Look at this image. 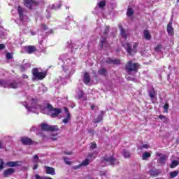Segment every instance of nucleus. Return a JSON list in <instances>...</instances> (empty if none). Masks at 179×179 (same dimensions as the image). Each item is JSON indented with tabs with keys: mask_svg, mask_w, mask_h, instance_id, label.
Listing matches in <instances>:
<instances>
[{
	"mask_svg": "<svg viewBox=\"0 0 179 179\" xmlns=\"http://www.w3.org/2000/svg\"><path fill=\"white\" fill-rule=\"evenodd\" d=\"M24 107H25L26 110L28 113H43V114H47L52 117V118H55V117H58L59 114H61V109L53 108L51 104H48L47 106H43L38 103L37 99L29 97L27 98V101L22 103Z\"/></svg>",
	"mask_w": 179,
	"mask_h": 179,
	"instance_id": "obj_1",
	"label": "nucleus"
},
{
	"mask_svg": "<svg viewBox=\"0 0 179 179\" xmlns=\"http://www.w3.org/2000/svg\"><path fill=\"white\" fill-rule=\"evenodd\" d=\"M59 59L64 64L62 66L64 72H66L68 75H73L75 67L76 66L75 59H70L68 58V55H62L59 57Z\"/></svg>",
	"mask_w": 179,
	"mask_h": 179,
	"instance_id": "obj_2",
	"label": "nucleus"
},
{
	"mask_svg": "<svg viewBox=\"0 0 179 179\" xmlns=\"http://www.w3.org/2000/svg\"><path fill=\"white\" fill-rule=\"evenodd\" d=\"M22 84L23 82L17 80H0V86H1L2 87H8V89H19V87H22Z\"/></svg>",
	"mask_w": 179,
	"mask_h": 179,
	"instance_id": "obj_3",
	"label": "nucleus"
},
{
	"mask_svg": "<svg viewBox=\"0 0 179 179\" xmlns=\"http://www.w3.org/2000/svg\"><path fill=\"white\" fill-rule=\"evenodd\" d=\"M41 68H35L32 70L34 80H43L47 76V71H42Z\"/></svg>",
	"mask_w": 179,
	"mask_h": 179,
	"instance_id": "obj_4",
	"label": "nucleus"
},
{
	"mask_svg": "<svg viewBox=\"0 0 179 179\" xmlns=\"http://www.w3.org/2000/svg\"><path fill=\"white\" fill-rule=\"evenodd\" d=\"M118 160L115 159L113 157H105L103 159L101 165L102 166H114V164H118Z\"/></svg>",
	"mask_w": 179,
	"mask_h": 179,
	"instance_id": "obj_5",
	"label": "nucleus"
},
{
	"mask_svg": "<svg viewBox=\"0 0 179 179\" xmlns=\"http://www.w3.org/2000/svg\"><path fill=\"white\" fill-rule=\"evenodd\" d=\"M110 31V27H106L105 28V31L103 33V36H101V44H100V47L101 48H104V47H108V43H107V38H106V36H107V34L108 33V31Z\"/></svg>",
	"mask_w": 179,
	"mask_h": 179,
	"instance_id": "obj_6",
	"label": "nucleus"
},
{
	"mask_svg": "<svg viewBox=\"0 0 179 179\" xmlns=\"http://www.w3.org/2000/svg\"><path fill=\"white\" fill-rule=\"evenodd\" d=\"M136 47H138L137 43H127L126 50L128 54H129V55H132V54H135V52H136Z\"/></svg>",
	"mask_w": 179,
	"mask_h": 179,
	"instance_id": "obj_7",
	"label": "nucleus"
},
{
	"mask_svg": "<svg viewBox=\"0 0 179 179\" xmlns=\"http://www.w3.org/2000/svg\"><path fill=\"white\" fill-rule=\"evenodd\" d=\"M126 69L128 72H137L138 69H139V64L132 63V62L130 61L127 64Z\"/></svg>",
	"mask_w": 179,
	"mask_h": 179,
	"instance_id": "obj_8",
	"label": "nucleus"
},
{
	"mask_svg": "<svg viewBox=\"0 0 179 179\" xmlns=\"http://www.w3.org/2000/svg\"><path fill=\"white\" fill-rule=\"evenodd\" d=\"M41 129L42 131H50V132H52L54 131H58V126L57 125H52L50 126L47 124L46 123L42 124L41 125Z\"/></svg>",
	"mask_w": 179,
	"mask_h": 179,
	"instance_id": "obj_9",
	"label": "nucleus"
},
{
	"mask_svg": "<svg viewBox=\"0 0 179 179\" xmlns=\"http://www.w3.org/2000/svg\"><path fill=\"white\" fill-rule=\"evenodd\" d=\"M24 6L29 9H34L37 5V1L33 0H24Z\"/></svg>",
	"mask_w": 179,
	"mask_h": 179,
	"instance_id": "obj_10",
	"label": "nucleus"
},
{
	"mask_svg": "<svg viewBox=\"0 0 179 179\" xmlns=\"http://www.w3.org/2000/svg\"><path fill=\"white\" fill-rule=\"evenodd\" d=\"M17 12L19 13L20 19L21 22H27V16L24 15L23 13L24 12V9H23L20 6L17 8Z\"/></svg>",
	"mask_w": 179,
	"mask_h": 179,
	"instance_id": "obj_11",
	"label": "nucleus"
},
{
	"mask_svg": "<svg viewBox=\"0 0 179 179\" xmlns=\"http://www.w3.org/2000/svg\"><path fill=\"white\" fill-rule=\"evenodd\" d=\"M61 6H62V1H59L58 3L49 6L47 12L52 10H57V9H61Z\"/></svg>",
	"mask_w": 179,
	"mask_h": 179,
	"instance_id": "obj_12",
	"label": "nucleus"
},
{
	"mask_svg": "<svg viewBox=\"0 0 179 179\" xmlns=\"http://www.w3.org/2000/svg\"><path fill=\"white\" fill-rule=\"evenodd\" d=\"M148 94L150 98L151 99V101H152V103H155V99H156V96H157L156 91H155V88H151L150 90H148Z\"/></svg>",
	"mask_w": 179,
	"mask_h": 179,
	"instance_id": "obj_13",
	"label": "nucleus"
},
{
	"mask_svg": "<svg viewBox=\"0 0 179 179\" xmlns=\"http://www.w3.org/2000/svg\"><path fill=\"white\" fill-rule=\"evenodd\" d=\"M5 166H7V167H19L20 166H22V162H8L5 164Z\"/></svg>",
	"mask_w": 179,
	"mask_h": 179,
	"instance_id": "obj_14",
	"label": "nucleus"
},
{
	"mask_svg": "<svg viewBox=\"0 0 179 179\" xmlns=\"http://www.w3.org/2000/svg\"><path fill=\"white\" fill-rule=\"evenodd\" d=\"M41 29L42 31H45V33H46V34H52V29H50L45 24H41Z\"/></svg>",
	"mask_w": 179,
	"mask_h": 179,
	"instance_id": "obj_15",
	"label": "nucleus"
},
{
	"mask_svg": "<svg viewBox=\"0 0 179 179\" xmlns=\"http://www.w3.org/2000/svg\"><path fill=\"white\" fill-rule=\"evenodd\" d=\"M64 111L66 114V117L63 119L62 122L64 124H68L69 122V120H71V114L69 113V110H68V108L64 107Z\"/></svg>",
	"mask_w": 179,
	"mask_h": 179,
	"instance_id": "obj_16",
	"label": "nucleus"
},
{
	"mask_svg": "<svg viewBox=\"0 0 179 179\" xmlns=\"http://www.w3.org/2000/svg\"><path fill=\"white\" fill-rule=\"evenodd\" d=\"M21 142L22 145H31L33 143V141H31V139L27 137H22Z\"/></svg>",
	"mask_w": 179,
	"mask_h": 179,
	"instance_id": "obj_17",
	"label": "nucleus"
},
{
	"mask_svg": "<svg viewBox=\"0 0 179 179\" xmlns=\"http://www.w3.org/2000/svg\"><path fill=\"white\" fill-rule=\"evenodd\" d=\"M89 166V159H86L85 161H83L81 164H80L78 166H74L73 169L74 170H78V169H80L82 166Z\"/></svg>",
	"mask_w": 179,
	"mask_h": 179,
	"instance_id": "obj_18",
	"label": "nucleus"
},
{
	"mask_svg": "<svg viewBox=\"0 0 179 179\" xmlns=\"http://www.w3.org/2000/svg\"><path fill=\"white\" fill-rule=\"evenodd\" d=\"M45 170L46 174H50L51 176H55V169L54 168L45 166Z\"/></svg>",
	"mask_w": 179,
	"mask_h": 179,
	"instance_id": "obj_19",
	"label": "nucleus"
},
{
	"mask_svg": "<svg viewBox=\"0 0 179 179\" xmlns=\"http://www.w3.org/2000/svg\"><path fill=\"white\" fill-rule=\"evenodd\" d=\"M25 50L28 54H33V52H36L37 49L36 48V46L29 45L25 48Z\"/></svg>",
	"mask_w": 179,
	"mask_h": 179,
	"instance_id": "obj_20",
	"label": "nucleus"
},
{
	"mask_svg": "<svg viewBox=\"0 0 179 179\" xmlns=\"http://www.w3.org/2000/svg\"><path fill=\"white\" fill-rule=\"evenodd\" d=\"M15 173V169L10 168L3 171L4 177H9V176Z\"/></svg>",
	"mask_w": 179,
	"mask_h": 179,
	"instance_id": "obj_21",
	"label": "nucleus"
},
{
	"mask_svg": "<svg viewBox=\"0 0 179 179\" xmlns=\"http://www.w3.org/2000/svg\"><path fill=\"white\" fill-rule=\"evenodd\" d=\"M83 82L85 85H89L90 83V76L87 73H85Z\"/></svg>",
	"mask_w": 179,
	"mask_h": 179,
	"instance_id": "obj_22",
	"label": "nucleus"
},
{
	"mask_svg": "<svg viewBox=\"0 0 179 179\" xmlns=\"http://www.w3.org/2000/svg\"><path fill=\"white\" fill-rule=\"evenodd\" d=\"M120 34L122 37V38H124V40H127L128 37V33L127 32L126 30H124L122 27H120Z\"/></svg>",
	"mask_w": 179,
	"mask_h": 179,
	"instance_id": "obj_23",
	"label": "nucleus"
},
{
	"mask_svg": "<svg viewBox=\"0 0 179 179\" xmlns=\"http://www.w3.org/2000/svg\"><path fill=\"white\" fill-rule=\"evenodd\" d=\"M172 23L169 22L167 25V33L170 35V36H173L174 31H173V27H171Z\"/></svg>",
	"mask_w": 179,
	"mask_h": 179,
	"instance_id": "obj_24",
	"label": "nucleus"
},
{
	"mask_svg": "<svg viewBox=\"0 0 179 179\" xmlns=\"http://www.w3.org/2000/svg\"><path fill=\"white\" fill-rule=\"evenodd\" d=\"M106 62H108V64H115L116 65H118V64L121 63V61H120L119 59H107Z\"/></svg>",
	"mask_w": 179,
	"mask_h": 179,
	"instance_id": "obj_25",
	"label": "nucleus"
},
{
	"mask_svg": "<svg viewBox=\"0 0 179 179\" xmlns=\"http://www.w3.org/2000/svg\"><path fill=\"white\" fill-rule=\"evenodd\" d=\"M159 173H160V170H159V169H155V170L150 171V176H152L153 177H157V176Z\"/></svg>",
	"mask_w": 179,
	"mask_h": 179,
	"instance_id": "obj_26",
	"label": "nucleus"
},
{
	"mask_svg": "<svg viewBox=\"0 0 179 179\" xmlns=\"http://www.w3.org/2000/svg\"><path fill=\"white\" fill-rule=\"evenodd\" d=\"M166 161H167V156H166V155H162L160 157V158L159 159V162L161 164H164Z\"/></svg>",
	"mask_w": 179,
	"mask_h": 179,
	"instance_id": "obj_27",
	"label": "nucleus"
},
{
	"mask_svg": "<svg viewBox=\"0 0 179 179\" xmlns=\"http://www.w3.org/2000/svg\"><path fill=\"white\" fill-rule=\"evenodd\" d=\"M144 38L145 40H150V38H152V35H150V32H149V31H144Z\"/></svg>",
	"mask_w": 179,
	"mask_h": 179,
	"instance_id": "obj_28",
	"label": "nucleus"
},
{
	"mask_svg": "<svg viewBox=\"0 0 179 179\" xmlns=\"http://www.w3.org/2000/svg\"><path fill=\"white\" fill-rule=\"evenodd\" d=\"M179 164V162L177 161V160H173L172 161L171 165H170V167L171 169H175V167H177V166H178Z\"/></svg>",
	"mask_w": 179,
	"mask_h": 179,
	"instance_id": "obj_29",
	"label": "nucleus"
},
{
	"mask_svg": "<svg viewBox=\"0 0 179 179\" xmlns=\"http://www.w3.org/2000/svg\"><path fill=\"white\" fill-rule=\"evenodd\" d=\"M29 68H30V64L27 63V64H23V65L21 66V71H22V72H24V71H25L26 69H29Z\"/></svg>",
	"mask_w": 179,
	"mask_h": 179,
	"instance_id": "obj_30",
	"label": "nucleus"
},
{
	"mask_svg": "<svg viewBox=\"0 0 179 179\" xmlns=\"http://www.w3.org/2000/svg\"><path fill=\"white\" fill-rule=\"evenodd\" d=\"M159 118H160L162 121V122H164V124H167L169 119L167 118V117L163 115H160L159 116Z\"/></svg>",
	"mask_w": 179,
	"mask_h": 179,
	"instance_id": "obj_31",
	"label": "nucleus"
},
{
	"mask_svg": "<svg viewBox=\"0 0 179 179\" xmlns=\"http://www.w3.org/2000/svg\"><path fill=\"white\" fill-rule=\"evenodd\" d=\"M123 156L125 159H128V157H131V153H129V151L127 150H123Z\"/></svg>",
	"mask_w": 179,
	"mask_h": 179,
	"instance_id": "obj_32",
	"label": "nucleus"
},
{
	"mask_svg": "<svg viewBox=\"0 0 179 179\" xmlns=\"http://www.w3.org/2000/svg\"><path fill=\"white\" fill-rule=\"evenodd\" d=\"M102 120H103V115H99V116L97 117L96 119H94V120H93V122H94V124H97V123L101 122Z\"/></svg>",
	"mask_w": 179,
	"mask_h": 179,
	"instance_id": "obj_33",
	"label": "nucleus"
},
{
	"mask_svg": "<svg viewBox=\"0 0 179 179\" xmlns=\"http://www.w3.org/2000/svg\"><path fill=\"white\" fill-rule=\"evenodd\" d=\"M149 157H150V153H149L148 152H145L143 154V156H142L143 160H146V159H149Z\"/></svg>",
	"mask_w": 179,
	"mask_h": 179,
	"instance_id": "obj_34",
	"label": "nucleus"
},
{
	"mask_svg": "<svg viewBox=\"0 0 179 179\" xmlns=\"http://www.w3.org/2000/svg\"><path fill=\"white\" fill-rule=\"evenodd\" d=\"M178 176V171H174L170 173V177L171 178H175V177H177Z\"/></svg>",
	"mask_w": 179,
	"mask_h": 179,
	"instance_id": "obj_35",
	"label": "nucleus"
},
{
	"mask_svg": "<svg viewBox=\"0 0 179 179\" xmlns=\"http://www.w3.org/2000/svg\"><path fill=\"white\" fill-rule=\"evenodd\" d=\"M99 8H101V9H103V8H104V6H106V1H99L98 3H97Z\"/></svg>",
	"mask_w": 179,
	"mask_h": 179,
	"instance_id": "obj_36",
	"label": "nucleus"
},
{
	"mask_svg": "<svg viewBox=\"0 0 179 179\" xmlns=\"http://www.w3.org/2000/svg\"><path fill=\"white\" fill-rule=\"evenodd\" d=\"M150 145L149 144H144L141 146L138 147V149L142 150V149H150Z\"/></svg>",
	"mask_w": 179,
	"mask_h": 179,
	"instance_id": "obj_37",
	"label": "nucleus"
},
{
	"mask_svg": "<svg viewBox=\"0 0 179 179\" xmlns=\"http://www.w3.org/2000/svg\"><path fill=\"white\" fill-rule=\"evenodd\" d=\"M107 71L105 69H101L99 70L98 73L99 75H106Z\"/></svg>",
	"mask_w": 179,
	"mask_h": 179,
	"instance_id": "obj_38",
	"label": "nucleus"
},
{
	"mask_svg": "<svg viewBox=\"0 0 179 179\" xmlns=\"http://www.w3.org/2000/svg\"><path fill=\"white\" fill-rule=\"evenodd\" d=\"M82 97H83V92H82V90H80L78 92L77 99H78V100H80L82 99Z\"/></svg>",
	"mask_w": 179,
	"mask_h": 179,
	"instance_id": "obj_39",
	"label": "nucleus"
},
{
	"mask_svg": "<svg viewBox=\"0 0 179 179\" xmlns=\"http://www.w3.org/2000/svg\"><path fill=\"white\" fill-rule=\"evenodd\" d=\"M134 15V10L132 8H129L127 10V16H132Z\"/></svg>",
	"mask_w": 179,
	"mask_h": 179,
	"instance_id": "obj_40",
	"label": "nucleus"
},
{
	"mask_svg": "<svg viewBox=\"0 0 179 179\" xmlns=\"http://www.w3.org/2000/svg\"><path fill=\"white\" fill-rule=\"evenodd\" d=\"M38 89H39V91L40 92L42 91L43 93H45V92L47 91V87H44V85H41Z\"/></svg>",
	"mask_w": 179,
	"mask_h": 179,
	"instance_id": "obj_41",
	"label": "nucleus"
},
{
	"mask_svg": "<svg viewBox=\"0 0 179 179\" xmlns=\"http://www.w3.org/2000/svg\"><path fill=\"white\" fill-rule=\"evenodd\" d=\"M162 48H163L162 45L159 44L156 46L155 51H157V52H160V51H162Z\"/></svg>",
	"mask_w": 179,
	"mask_h": 179,
	"instance_id": "obj_42",
	"label": "nucleus"
},
{
	"mask_svg": "<svg viewBox=\"0 0 179 179\" xmlns=\"http://www.w3.org/2000/svg\"><path fill=\"white\" fill-rule=\"evenodd\" d=\"M69 47H70V48H72V50H71V51H72V52H73V50H78V46H76V44H71V45H69Z\"/></svg>",
	"mask_w": 179,
	"mask_h": 179,
	"instance_id": "obj_43",
	"label": "nucleus"
},
{
	"mask_svg": "<svg viewBox=\"0 0 179 179\" xmlns=\"http://www.w3.org/2000/svg\"><path fill=\"white\" fill-rule=\"evenodd\" d=\"M5 165V163L3 162V159H0V170H3V166Z\"/></svg>",
	"mask_w": 179,
	"mask_h": 179,
	"instance_id": "obj_44",
	"label": "nucleus"
},
{
	"mask_svg": "<svg viewBox=\"0 0 179 179\" xmlns=\"http://www.w3.org/2000/svg\"><path fill=\"white\" fill-rule=\"evenodd\" d=\"M13 57V55H12V53L8 52L6 54V58L8 59H12Z\"/></svg>",
	"mask_w": 179,
	"mask_h": 179,
	"instance_id": "obj_45",
	"label": "nucleus"
},
{
	"mask_svg": "<svg viewBox=\"0 0 179 179\" xmlns=\"http://www.w3.org/2000/svg\"><path fill=\"white\" fill-rule=\"evenodd\" d=\"M164 113H167L169 110V103H165L164 106Z\"/></svg>",
	"mask_w": 179,
	"mask_h": 179,
	"instance_id": "obj_46",
	"label": "nucleus"
},
{
	"mask_svg": "<svg viewBox=\"0 0 179 179\" xmlns=\"http://www.w3.org/2000/svg\"><path fill=\"white\" fill-rule=\"evenodd\" d=\"M33 162H34V163H37V162H38V155L34 156Z\"/></svg>",
	"mask_w": 179,
	"mask_h": 179,
	"instance_id": "obj_47",
	"label": "nucleus"
},
{
	"mask_svg": "<svg viewBox=\"0 0 179 179\" xmlns=\"http://www.w3.org/2000/svg\"><path fill=\"white\" fill-rule=\"evenodd\" d=\"M64 159L66 164H71V161L69 160V159L64 157Z\"/></svg>",
	"mask_w": 179,
	"mask_h": 179,
	"instance_id": "obj_48",
	"label": "nucleus"
},
{
	"mask_svg": "<svg viewBox=\"0 0 179 179\" xmlns=\"http://www.w3.org/2000/svg\"><path fill=\"white\" fill-rule=\"evenodd\" d=\"M0 37H3V28L0 27Z\"/></svg>",
	"mask_w": 179,
	"mask_h": 179,
	"instance_id": "obj_49",
	"label": "nucleus"
},
{
	"mask_svg": "<svg viewBox=\"0 0 179 179\" xmlns=\"http://www.w3.org/2000/svg\"><path fill=\"white\" fill-rule=\"evenodd\" d=\"M62 29H65L66 30H71V27H66V25H64Z\"/></svg>",
	"mask_w": 179,
	"mask_h": 179,
	"instance_id": "obj_50",
	"label": "nucleus"
},
{
	"mask_svg": "<svg viewBox=\"0 0 179 179\" xmlns=\"http://www.w3.org/2000/svg\"><path fill=\"white\" fill-rule=\"evenodd\" d=\"M35 178L36 179H45V177H41V176H38V175H35Z\"/></svg>",
	"mask_w": 179,
	"mask_h": 179,
	"instance_id": "obj_51",
	"label": "nucleus"
},
{
	"mask_svg": "<svg viewBox=\"0 0 179 179\" xmlns=\"http://www.w3.org/2000/svg\"><path fill=\"white\" fill-rule=\"evenodd\" d=\"M96 143H92V145H91V146H90V148L91 149H96Z\"/></svg>",
	"mask_w": 179,
	"mask_h": 179,
	"instance_id": "obj_52",
	"label": "nucleus"
},
{
	"mask_svg": "<svg viewBox=\"0 0 179 179\" xmlns=\"http://www.w3.org/2000/svg\"><path fill=\"white\" fill-rule=\"evenodd\" d=\"M4 48H5V45L0 44V51H1V50H4Z\"/></svg>",
	"mask_w": 179,
	"mask_h": 179,
	"instance_id": "obj_53",
	"label": "nucleus"
},
{
	"mask_svg": "<svg viewBox=\"0 0 179 179\" xmlns=\"http://www.w3.org/2000/svg\"><path fill=\"white\" fill-rule=\"evenodd\" d=\"M67 24H76V22L74 21H70L69 22H67Z\"/></svg>",
	"mask_w": 179,
	"mask_h": 179,
	"instance_id": "obj_54",
	"label": "nucleus"
},
{
	"mask_svg": "<svg viewBox=\"0 0 179 179\" xmlns=\"http://www.w3.org/2000/svg\"><path fill=\"white\" fill-rule=\"evenodd\" d=\"M3 148V142L0 141V149H2Z\"/></svg>",
	"mask_w": 179,
	"mask_h": 179,
	"instance_id": "obj_55",
	"label": "nucleus"
},
{
	"mask_svg": "<svg viewBox=\"0 0 179 179\" xmlns=\"http://www.w3.org/2000/svg\"><path fill=\"white\" fill-rule=\"evenodd\" d=\"M89 157H96V154H94V155H89Z\"/></svg>",
	"mask_w": 179,
	"mask_h": 179,
	"instance_id": "obj_56",
	"label": "nucleus"
},
{
	"mask_svg": "<svg viewBox=\"0 0 179 179\" xmlns=\"http://www.w3.org/2000/svg\"><path fill=\"white\" fill-rule=\"evenodd\" d=\"M37 167H38L37 164L34 165L33 170H37Z\"/></svg>",
	"mask_w": 179,
	"mask_h": 179,
	"instance_id": "obj_57",
	"label": "nucleus"
},
{
	"mask_svg": "<svg viewBox=\"0 0 179 179\" xmlns=\"http://www.w3.org/2000/svg\"><path fill=\"white\" fill-rule=\"evenodd\" d=\"M22 78H23V79H27L28 76L24 74L22 76Z\"/></svg>",
	"mask_w": 179,
	"mask_h": 179,
	"instance_id": "obj_58",
	"label": "nucleus"
},
{
	"mask_svg": "<svg viewBox=\"0 0 179 179\" xmlns=\"http://www.w3.org/2000/svg\"><path fill=\"white\" fill-rule=\"evenodd\" d=\"M31 36H36V32L31 31Z\"/></svg>",
	"mask_w": 179,
	"mask_h": 179,
	"instance_id": "obj_59",
	"label": "nucleus"
},
{
	"mask_svg": "<svg viewBox=\"0 0 179 179\" xmlns=\"http://www.w3.org/2000/svg\"><path fill=\"white\" fill-rule=\"evenodd\" d=\"M91 110H94V105L91 106Z\"/></svg>",
	"mask_w": 179,
	"mask_h": 179,
	"instance_id": "obj_60",
	"label": "nucleus"
},
{
	"mask_svg": "<svg viewBox=\"0 0 179 179\" xmlns=\"http://www.w3.org/2000/svg\"><path fill=\"white\" fill-rule=\"evenodd\" d=\"M39 44H41V45H43V41L39 40Z\"/></svg>",
	"mask_w": 179,
	"mask_h": 179,
	"instance_id": "obj_61",
	"label": "nucleus"
},
{
	"mask_svg": "<svg viewBox=\"0 0 179 179\" xmlns=\"http://www.w3.org/2000/svg\"><path fill=\"white\" fill-rule=\"evenodd\" d=\"M67 155H71V152H69V153H67Z\"/></svg>",
	"mask_w": 179,
	"mask_h": 179,
	"instance_id": "obj_62",
	"label": "nucleus"
},
{
	"mask_svg": "<svg viewBox=\"0 0 179 179\" xmlns=\"http://www.w3.org/2000/svg\"><path fill=\"white\" fill-rule=\"evenodd\" d=\"M178 2H179V0H177Z\"/></svg>",
	"mask_w": 179,
	"mask_h": 179,
	"instance_id": "obj_63",
	"label": "nucleus"
},
{
	"mask_svg": "<svg viewBox=\"0 0 179 179\" xmlns=\"http://www.w3.org/2000/svg\"><path fill=\"white\" fill-rule=\"evenodd\" d=\"M90 179H94V178H90Z\"/></svg>",
	"mask_w": 179,
	"mask_h": 179,
	"instance_id": "obj_64",
	"label": "nucleus"
}]
</instances>
